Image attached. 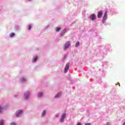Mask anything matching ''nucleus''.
<instances>
[{"label": "nucleus", "instance_id": "19", "mask_svg": "<svg viewBox=\"0 0 125 125\" xmlns=\"http://www.w3.org/2000/svg\"><path fill=\"white\" fill-rule=\"evenodd\" d=\"M85 125H91V124H90V123H85Z\"/></svg>", "mask_w": 125, "mask_h": 125}, {"label": "nucleus", "instance_id": "10", "mask_svg": "<svg viewBox=\"0 0 125 125\" xmlns=\"http://www.w3.org/2000/svg\"><path fill=\"white\" fill-rule=\"evenodd\" d=\"M38 58V57H34L33 59H32V62H36Z\"/></svg>", "mask_w": 125, "mask_h": 125}, {"label": "nucleus", "instance_id": "20", "mask_svg": "<svg viewBox=\"0 0 125 125\" xmlns=\"http://www.w3.org/2000/svg\"><path fill=\"white\" fill-rule=\"evenodd\" d=\"M10 125H16V124L14 123H11Z\"/></svg>", "mask_w": 125, "mask_h": 125}, {"label": "nucleus", "instance_id": "15", "mask_svg": "<svg viewBox=\"0 0 125 125\" xmlns=\"http://www.w3.org/2000/svg\"><path fill=\"white\" fill-rule=\"evenodd\" d=\"M44 115H45V110H43L42 113V117H43V116H44Z\"/></svg>", "mask_w": 125, "mask_h": 125}, {"label": "nucleus", "instance_id": "21", "mask_svg": "<svg viewBox=\"0 0 125 125\" xmlns=\"http://www.w3.org/2000/svg\"><path fill=\"white\" fill-rule=\"evenodd\" d=\"M77 125H82V123L79 122L77 123Z\"/></svg>", "mask_w": 125, "mask_h": 125}, {"label": "nucleus", "instance_id": "26", "mask_svg": "<svg viewBox=\"0 0 125 125\" xmlns=\"http://www.w3.org/2000/svg\"><path fill=\"white\" fill-rule=\"evenodd\" d=\"M28 1H30V0H28Z\"/></svg>", "mask_w": 125, "mask_h": 125}, {"label": "nucleus", "instance_id": "13", "mask_svg": "<svg viewBox=\"0 0 125 125\" xmlns=\"http://www.w3.org/2000/svg\"><path fill=\"white\" fill-rule=\"evenodd\" d=\"M78 46H80V42H77L75 44L76 47H78Z\"/></svg>", "mask_w": 125, "mask_h": 125}, {"label": "nucleus", "instance_id": "3", "mask_svg": "<svg viewBox=\"0 0 125 125\" xmlns=\"http://www.w3.org/2000/svg\"><path fill=\"white\" fill-rule=\"evenodd\" d=\"M71 43H70V42H67L65 44H64V50H67V49L69 48L70 46V44Z\"/></svg>", "mask_w": 125, "mask_h": 125}, {"label": "nucleus", "instance_id": "24", "mask_svg": "<svg viewBox=\"0 0 125 125\" xmlns=\"http://www.w3.org/2000/svg\"><path fill=\"white\" fill-rule=\"evenodd\" d=\"M56 117H59V115L57 114V115H56Z\"/></svg>", "mask_w": 125, "mask_h": 125}, {"label": "nucleus", "instance_id": "7", "mask_svg": "<svg viewBox=\"0 0 125 125\" xmlns=\"http://www.w3.org/2000/svg\"><path fill=\"white\" fill-rule=\"evenodd\" d=\"M23 113V111L21 110H18L16 113V117H19L20 114H22Z\"/></svg>", "mask_w": 125, "mask_h": 125}, {"label": "nucleus", "instance_id": "1", "mask_svg": "<svg viewBox=\"0 0 125 125\" xmlns=\"http://www.w3.org/2000/svg\"><path fill=\"white\" fill-rule=\"evenodd\" d=\"M107 17H108V15L107 14V12H106L104 13V15L103 18L102 22L103 23H104L105 22L106 20H107Z\"/></svg>", "mask_w": 125, "mask_h": 125}, {"label": "nucleus", "instance_id": "5", "mask_svg": "<svg viewBox=\"0 0 125 125\" xmlns=\"http://www.w3.org/2000/svg\"><path fill=\"white\" fill-rule=\"evenodd\" d=\"M90 19L92 20V21H94L95 19H96V16L95 15V14H93L91 15V17H90Z\"/></svg>", "mask_w": 125, "mask_h": 125}, {"label": "nucleus", "instance_id": "18", "mask_svg": "<svg viewBox=\"0 0 125 125\" xmlns=\"http://www.w3.org/2000/svg\"><path fill=\"white\" fill-rule=\"evenodd\" d=\"M31 29H32V26H31V25H28V29L30 30Z\"/></svg>", "mask_w": 125, "mask_h": 125}, {"label": "nucleus", "instance_id": "17", "mask_svg": "<svg viewBox=\"0 0 125 125\" xmlns=\"http://www.w3.org/2000/svg\"><path fill=\"white\" fill-rule=\"evenodd\" d=\"M2 110H3V108L0 105V114L1 113V111H2Z\"/></svg>", "mask_w": 125, "mask_h": 125}, {"label": "nucleus", "instance_id": "12", "mask_svg": "<svg viewBox=\"0 0 125 125\" xmlns=\"http://www.w3.org/2000/svg\"><path fill=\"white\" fill-rule=\"evenodd\" d=\"M14 36H15V34H14V33H11L10 34V37L11 38H13V37H14Z\"/></svg>", "mask_w": 125, "mask_h": 125}, {"label": "nucleus", "instance_id": "23", "mask_svg": "<svg viewBox=\"0 0 125 125\" xmlns=\"http://www.w3.org/2000/svg\"><path fill=\"white\" fill-rule=\"evenodd\" d=\"M105 125H110V123H107Z\"/></svg>", "mask_w": 125, "mask_h": 125}, {"label": "nucleus", "instance_id": "9", "mask_svg": "<svg viewBox=\"0 0 125 125\" xmlns=\"http://www.w3.org/2000/svg\"><path fill=\"white\" fill-rule=\"evenodd\" d=\"M61 96V93H58L55 96V98H59Z\"/></svg>", "mask_w": 125, "mask_h": 125}, {"label": "nucleus", "instance_id": "14", "mask_svg": "<svg viewBox=\"0 0 125 125\" xmlns=\"http://www.w3.org/2000/svg\"><path fill=\"white\" fill-rule=\"evenodd\" d=\"M38 96V97H42V93H39Z\"/></svg>", "mask_w": 125, "mask_h": 125}, {"label": "nucleus", "instance_id": "4", "mask_svg": "<svg viewBox=\"0 0 125 125\" xmlns=\"http://www.w3.org/2000/svg\"><path fill=\"white\" fill-rule=\"evenodd\" d=\"M103 16V11H100L98 13V15H97L98 18H102Z\"/></svg>", "mask_w": 125, "mask_h": 125}, {"label": "nucleus", "instance_id": "22", "mask_svg": "<svg viewBox=\"0 0 125 125\" xmlns=\"http://www.w3.org/2000/svg\"><path fill=\"white\" fill-rule=\"evenodd\" d=\"M22 82H25V79L23 78L22 80Z\"/></svg>", "mask_w": 125, "mask_h": 125}, {"label": "nucleus", "instance_id": "25", "mask_svg": "<svg viewBox=\"0 0 125 125\" xmlns=\"http://www.w3.org/2000/svg\"><path fill=\"white\" fill-rule=\"evenodd\" d=\"M119 86H121V85H120V83H119Z\"/></svg>", "mask_w": 125, "mask_h": 125}, {"label": "nucleus", "instance_id": "6", "mask_svg": "<svg viewBox=\"0 0 125 125\" xmlns=\"http://www.w3.org/2000/svg\"><path fill=\"white\" fill-rule=\"evenodd\" d=\"M65 118H66V114L63 113L61 118V123H62V122H64V119H65Z\"/></svg>", "mask_w": 125, "mask_h": 125}, {"label": "nucleus", "instance_id": "16", "mask_svg": "<svg viewBox=\"0 0 125 125\" xmlns=\"http://www.w3.org/2000/svg\"><path fill=\"white\" fill-rule=\"evenodd\" d=\"M0 125H3V120H1L0 121Z\"/></svg>", "mask_w": 125, "mask_h": 125}, {"label": "nucleus", "instance_id": "11", "mask_svg": "<svg viewBox=\"0 0 125 125\" xmlns=\"http://www.w3.org/2000/svg\"><path fill=\"white\" fill-rule=\"evenodd\" d=\"M55 30L56 32H59L61 30V28L60 27H56Z\"/></svg>", "mask_w": 125, "mask_h": 125}, {"label": "nucleus", "instance_id": "2", "mask_svg": "<svg viewBox=\"0 0 125 125\" xmlns=\"http://www.w3.org/2000/svg\"><path fill=\"white\" fill-rule=\"evenodd\" d=\"M69 68H70V63H68L65 65V67L64 69V72L67 73V72H68V70H69Z\"/></svg>", "mask_w": 125, "mask_h": 125}, {"label": "nucleus", "instance_id": "8", "mask_svg": "<svg viewBox=\"0 0 125 125\" xmlns=\"http://www.w3.org/2000/svg\"><path fill=\"white\" fill-rule=\"evenodd\" d=\"M24 95H25V99H28V98H29V93L28 92H26L24 94Z\"/></svg>", "mask_w": 125, "mask_h": 125}]
</instances>
